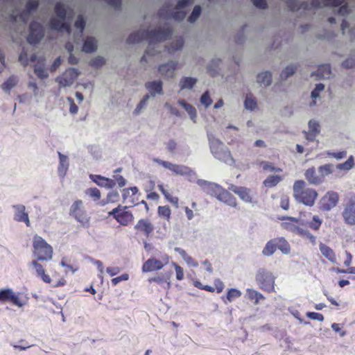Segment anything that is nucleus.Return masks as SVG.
<instances>
[{
    "label": "nucleus",
    "instance_id": "obj_12",
    "mask_svg": "<svg viewBox=\"0 0 355 355\" xmlns=\"http://www.w3.org/2000/svg\"><path fill=\"white\" fill-rule=\"evenodd\" d=\"M338 201V193L334 191H329L320 198L319 209L323 211H329L336 207Z\"/></svg>",
    "mask_w": 355,
    "mask_h": 355
},
{
    "label": "nucleus",
    "instance_id": "obj_24",
    "mask_svg": "<svg viewBox=\"0 0 355 355\" xmlns=\"http://www.w3.org/2000/svg\"><path fill=\"white\" fill-rule=\"evenodd\" d=\"M346 0H311V6L313 8L322 7H338L345 3Z\"/></svg>",
    "mask_w": 355,
    "mask_h": 355
},
{
    "label": "nucleus",
    "instance_id": "obj_25",
    "mask_svg": "<svg viewBox=\"0 0 355 355\" xmlns=\"http://www.w3.org/2000/svg\"><path fill=\"white\" fill-rule=\"evenodd\" d=\"M320 125L315 120L309 122V130L305 132L306 137L309 141H313L315 137L320 133Z\"/></svg>",
    "mask_w": 355,
    "mask_h": 355
},
{
    "label": "nucleus",
    "instance_id": "obj_2",
    "mask_svg": "<svg viewBox=\"0 0 355 355\" xmlns=\"http://www.w3.org/2000/svg\"><path fill=\"white\" fill-rule=\"evenodd\" d=\"M279 219L283 221L281 223L282 229L292 232L304 239L308 240L312 245H315L316 236L312 234L311 232L306 228L303 221L290 216H282L279 217Z\"/></svg>",
    "mask_w": 355,
    "mask_h": 355
},
{
    "label": "nucleus",
    "instance_id": "obj_15",
    "mask_svg": "<svg viewBox=\"0 0 355 355\" xmlns=\"http://www.w3.org/2000/svg\"><path fill=\"white\" fill-rule=\"evenodd\" d=\"M79 72L74 68L67 69L62 76L56 78L60 87H67L71 85L74 80L78 78Z\"/></svg>",
    "mask_w": 355,
    "mask_h": 355
},
{
    "label": "nucleus",
    "instance_id": "obj_39",
    "mask_svg": "<svg viewBox=\"0 0 355 355\" xmlns=\"http://www.w3.org/2000/svg\"><path fill=\"white\" fill-rule=\"evenodd\" d=\"M197 79L191 77H182L180 80V89H192L196 85Z\"/></svg>",
    "mask_w": 355,
    "mask_h": 355
},
{
    "label": "nucleus",
    "instance_id": "obj_64",
    "mask_svg": "<svg viewBox=\"0 0 355 355\" xmlns=\"http://www.w3.org/2000/svg\"><path fill=\"white\" fill-rule=\"evenodd\" d=\"M306 315L311 320H315L320 322H322L324 319L322 313L316 312H307Z\"/></svg>",
    "mask_w": 355,
    "mask_h": 355
},
{
    "label": "nucleus",
    "instance_id": "obj_22",
    "mask_svg": "<svg viewBox=\"0 0 355 355\" xmlns=\"http://www.w3.org/2000/svg\"><path fill=\"white\" fill-rule=\"evenodd\" d=\"M49 26L51 29L55 30L57 31H65L69 35L71 33V29L70 25L64 22V20L61 19H57L55 17H52L49 21Z\"/></svg>",
    "mask_w": 355,
    "mask_h": 355
},
{
    "label": "nucleus",
    "instance_id": "obj_41",
    "mask_svg": "<svg viewBox=\"0 0 355 355\" xmlns=\"http://www.w3.org/2000/svg\"><path fill=\"white\" fill-rule=\"evenodd\" d=\"M277 245L275 239L268 241L262 250V253L265 256H270L277 250Z\"/></svg>",
    "mask_w": 355,
    "mask_h": 355
},
{
    "label": "nucleus",
    "instance_id": "obj_34",
    "mask_svg": "<svg viewBox=\"0 0 355 355\" xmlns=\"http://www.w3.org/2000/svg\"><path fill=\"white\" fill-rule=\"evenodd\" d=\"M322 224V219L318 215L313 216L311 220L305 224L306 228L309 227L314 232H318Z\"/></svg>",
    "mask_w": 355,
    "mask_h": 355
},
{
    "label": "nucleus",
    "instance_id": "obj_33",
    "mask_svg": "<svg viewBox=\"0 0 355 355\" xmlns=\"http://www.w3.org/2000/svg\"><path fill=\"white\" fill-rule=\"evenodd\" d=\"M97 49V41L94 37H88L85 39L83 46V51L86 53H92Z\"/></svg>",
    "mask_w": 355,
    "mask_h": 355
},
{
    "label": "nucleus",
    "instance_id": "obj_48",
    "mask_svg": "<svg viewBox=\"0 0 355 355\" xmlns=\"http://www.w3.org/2000/svg\"><path fill=\"white\" fill-rule=\"evenodd\" d=\"M55 12L56 15L61 19L64 20L67 17V10L63 3L58 2L55 6Z\"/></svg>",
    "mask_w": 355,
    "mask_h": 355
},
{
    "label": "nucleus",
    "instance_id": "obj_62",
    "mask_svg": "<svg viewBox=\"0 0 355 355\" xmlns=\"http://www.w3.org/2000/svg\"><path fill=\"white\" fill-rule=\"evenodd\" d=\"M119 199V194L116 191H112L107 195V202H116Z\"/></svg>",
    "mask_w": 355,
    "mask_h": 355
},
{
    "label": "nucleus",
    "instance_id": "obj_17",
    "mask_svg": "<svg viewBox=\"0 0 355 355\" xmlns=\"http://www.w3.org/2000/svg\"><path fill=\"white\" fill-rule=\"evenodd\" d=\"M154 225L148 218L139 219L135 225V230L137 234H141L148 237L154 231Z\"/></svg>",
    "mask_w": 355,
    "mask_h": 355
},
{
    "label": "nucleus",
    "instance_id": "obj_57",
    "mask_svg": "<svg viewBox=\"0 0 355 355\" xmlns=\"http://www.w3.org/2000/svg\"><path fill=\"white\" fill-rule=\"evenodd\" d=\"M150 98L149 94H146L143 98L141 100V101L139 103V104L137 105L135 110H134V114H138L140 111L144 108V107L146 105L147 101H148Z\"/></svg>",
    "mask_w": 355,
    "mask_h": 355
},
{
    "label": "nucleus",
    "instance_id": "obj_35",
    "mask_svg": "<svg viewBox=\"0 0 355 355\" xmlns=\"http://www.w3.org/2000/svg\"><path fill=\"white\" fill-rule=\"evenodd\" d=\"M275 239L277 248L284 254H288L291 251L289 243L284 237H277Z\"/></svg>",
    "mask_w": 355,
    "mask_h": 355
},
{
    "label": "nucleus",
    "instance_id": "obj_43",
    "mask_svg": "<svg viewBox=\"0 0 355 355\" xmlns=\"http://www.w3.org/2000/svg\"><path fill=\"white\" fill-rule=\"evenodd\" d=\"M60 164L58 166V171L60 173L64 175L69 167L68 158L66 155L58 152Z\"/></svg>",
    "mask_w": 355,
    "mask_h": 355
},
{
    "label": "nucleus",
    "instance_id": "obj_38",
    "mask_svg": "<svg viewBox=\"0 0 355 355\" xmlns=\"http://www.w3.org/2000/svg\"><path fill=\"white\" fill-rule=\"evenodd\" d=\"M178 104L182 106L189 114L191 119L195 121V119L197 116L196 110L192 106L191 104L186 102L184 99H180L178 101Z\"/></svg>",
    "mask_w": 355,
    "mask_h": 355
},
{
    "label": "nucleus",
    "instance_id": "obj_14",
    "mask_svg": "<svg viewBox=\"0 0 355 355\" xmlns=\"http://www.w3.org/2000/svg\"><path fill=\"white\" fill-rule=\"evenodd\" d=\"M153 162L172 171L176 175H190L191 170L189 167L184 165L175 164L168 161H164L159 158H154Z\"/></svg>",
    "mask_w": 355,
    "mask_h": 355
},
{
    "label": "nucleus",
    "instance_id": "obj_23",
    "mask_svg": "<svg viewBox=\"0 0 355 355\" xmlns=\"http://www.w3.org/2000/svg\"><path fill=\"white\" fill-rule=\"evenodd\" d=\"M89 178L97 185L107 189H112L115 186L114 180L105 178L100 175H89Z\"/></svg>",
    "mask_w": 355,
    "mask_h": 355
},
{
    "label": "nucleus",
    "instance_id": "obj_16",
    "mask_svg": "<svg viewBox=\"0 0 355 355\" xmlns=\"http://www.w3.org/2000/svg\"><path fill=\"white\" fill-rule=\"evenodd\" d=\"M9 302L17 306H22L19 296L10 288H3L0 290V303Z\"/></svg>",
    "mask_w": 355,
    "mask_h": 355
},
{
    "label": "nucleus",
    "instance_id": "obj_44",
    "mask_svg": "<svg viewBox=\"0 0 355 355\" xmlns=\"http://www.w3.org/2000/svg\"><path fill=\"white\" fill-rule=\"evenodd\" d=\"M158 189L168 202H170L173 205L178 207L179 201L178 197L171 196V193L164 189L162 184H159Z\"/></svg>",
    "mask_w": 355,
    "mask_h": 355
},
{
    "label": "nucleus",
    "instance_id": "obj_47",
    "mask_svg": "<svg viewBox=\"0 0 355 355\" xmlns=\"http://www.w3.org/2000/svg\"><path fill=\"white\" fill-rule=\"evenodd\" d=\"M86 196H89L94 201H98L101 198L100 190L96 187L88 188L85 191Z\"/></svg>",
    "mask_w": 355,
    "mask_h": 355
},
{
    "label": "nucleus",
    "instance_id": "obj_7",
    "mask_svg": "<svg viewBox=\"0 0 355 355\" xmlns=\"http://www.w3.org/2000/svg\"><path fill=\"white\" fill-rule=\"evenodd\" d=\"M69 214L83 227H89L91 217L87 213L82 200H76L69 208Z\"/></svg>",
    "mask_w": 355,
    "mask_h": 355
},
{
    "label": "nucleus",
    "instance_id": "obj_45",
    "mask_svg": "<svg viewBox=\"0 0 355 355\" xmlns=\"http://www.w3.org/2000/svg\"><path fill=\"white\" fill-rule=\"evenodd\" d=\"M18 83V79L15 76H10L2 85L1 88L3 91L9 92Z\"/></svg>",
    "mask_w": 355,
    "mask_h": 355
},
{
    "label": "nucleus",
    "instance_id": "obj_8",
    "mask_svg": "<svg viewBox=\"0 0 355 355\" xmlns=\"http://www.w3.org/2000/svg\"><path fill=\"white\" fill-rule=\"evenodd\" d=\"M255 280L259 288L263 291L269 293L275 292V277L270 271L259 268L256 273Z\"/></svg>",
    "mask_w": 355,
    "mask_h": 355
},
{
    "label": "nucleus",
    "instance_id": "obj_32",
    "mask_svg": "<svg viewBox=\"0 0 355 355\" xmlns=\"http://www.w3.org/2000/svg\"><path fill=\"white\" fill-rule=\"evenodd\" d=\"M319 248L322 254L325 258L332 263H335L336 261V254L330 247L324 243H320Z\"/></svg>",
    "mask_w": 355,
    "mask_h": 355
},
{
    "label": "nucleus",
    "instance_id": "obj_10",
    "mask_svg": "<svg viewBox=\"0 0 355 355\" xmlns=\"http://www.w3.org/2000/svg\"><path fill=\"white\" fill-rule=\"evenodd\" d=\"M128 207L119 205L108 213L109 216H112L122 226H128L134 220L132 213L128 210Z\"/></svg>",
    "mask_w": 355,
    "mask_h": 355
},
{
    "label": "nucleus",
    "instance_id": "obj_51",
    "mask_svg": "<svg viewBox=\"0 0 355 355\" xmlns=\"http://www.w3.org/2000/svg\"><path fill=\"white\" fill-rule=\"evenodd\" d=\"M44 64L42 63V65L40 64H36L34 67V72L36 74V76L41 78L44 79L48 77L49 74L47 71L45 70L44 67Z\"/></svg>",
    "mask_w": 355,
    "mask_h": 355
},
{
    "label": "nucleus",
    "instance_id": "obj_18",
    "mask_svg": "<svg viewBox=\"0 0 355 355\" xmlns=\"http://www.w3.org/2000/svg\"><path fill=\"white\" fill-rule=\"evenodd\" d=\"M198 184L202 188L203 191L207 194L216 197L217 199H218L223 187L217 184L209 182L203 180H198Z\"/></svg>",
    "mask_w": 355,
    "mask_h": 355
},
{
    "label": "nucleus",
    "instance_id": "obj_21",
    "mask_svg": "<svg viewBox=\"0 0 355 355\" xmlns=\"http://www.w3.org/2000/svg\"><path fill=\"white\" fill-rule=\"evenodd\" d=\"M15 209L14 219L17 222L25 223L27 227L31 226V223L28 218V214L26 211V207L23 205H15L13 207Z\"/></svg>",
    "mask_w": 355,
    "mask_h": 355
},
{
    "label": "nucleus",
    "instance_id": "obj_53",
    "mask_svg": "<svg viewBox=\"0 0 355 355\" xmlns=\"http://www.w3.org/2000/svg\"><path fill=\"white\" fill-rule=\"evenodd\" d=\"M297 70V66L295 65H290L286 67L284 70H283L280 74V76L282 79H287L289 76H292Z\"/></svg>",
    "mask_w": 355,
    "mask_h": 355
},
{
    "label": "nucleus",
    "instance_id": "obj_1",
    "mask_svg": "<svg viewBox=\"0 0 355 355\" xmlns=\"http://www.w3.org/2000/svg\"><path fill=\"white\" fill-rule=\"evenodd\" d=\"M173 33L172 28L169 26L159 27L155 30H140L131 33L127 38V43L135 44L146 40L149 42L148 49L141 58V62H146V56L155 55L154 45L155 43L166 40Z\"/></svg>",
    "mask_w": 355,
    "mask_h": 355
},
{
    "label": "nucleus",
    "instance_id": "obj_56",
    "mask_svg": "<svg viewBox=\"0 0 355 355\" xmlns=\"http://www.w3.org/2000/svg\"><path fill=\"white\" fill-rule=\"evenodd\" d=\"M342 66L346 69L355 67V54L349 56L342 63Z\"/></svg>",
    "mask_w": 355,
    "mask_h": 355
},
{
    "label": "nucleus",
    "instance_id": "obj_20",
    "mask_svg": "<svg viewBox=\"0 0 355 355\" xmlns=\"http://www.w3.org/2000/svg\"><path fill=\"white\" fill-rule=\"evenodd\" d=\"M177 67L178 62L171 61L166 64L159 65L158 67V71L163 77L173 78L175 75Z\"/></svg>",
    "mask_w": 355,
    "mask_h": 355
},
{
    "label": "nucleus",
    "instance_id": "obj_40",
    "mask_svg": "<svg viewBox=\"0 0 355 355\" xmlns=\"http://www.w3.org/2000/svg\"><path fill=\"white\" fill-rule=\"evenodd\" d=\"M257 80L261 85H270L272 82V74L270 71H264L260 73L257 76Z\"/></svg>",
    "mask_w": 355,
    "mask_h": 355
},
{
    "label": "nucleus",
    "instance_id": "obj_63",
    "mask_svg": "<svg viewBox=\"0 0 355 355\" xmlns=\"http://www.w3.org/2000/svg\"><path fill=\"white\" fill-rule=\"evenodd\" d=\"M290 206L289 198L286 195H282L280 198V207L284 209L288 210Z\"/></svg>",
    "mask_w": 355,
    "mask_h": 355
},
{
    "label": "nucleus",
    "instance_id": "obj_5",
    "mask_svg": "<svg viewBox=\"0 0 355 355\" xmlns=\"http://www.w3.org/2000/svg\"><path fill=\"white\" fill-rule=\"evenodd\" d=\"M211 153L214 156L225 163L233 162L230 151L223 145V142L216 139L211 133L207 134Z\"/></svg>",
    "mask_w": 355,
    "mask_h": 355
},
{
    "label": "nucleus",
    "instance_id": "obj_3",
    "mask_svg": "<svg viewBox=\"0 0 355 355\" xmlns=\"http://www.w3.org/2000/svg\"><path fill=\"white\" fill-rule=\"evenodd\" d=\"M293 193L295 200L306 206H313L318 197L317 191L306 187L304 180H297L293 184Z\"/></svg>",
    "mask_w": 355,
    "mask_h": 355
},
{
    "label": "nucleus",
    "instance_id": "obj_31",
    "mask_svg": "<svg viewBox=\"0 0 355 355\" xmlns=\"http://www.w3.org/2000/svg\"><path fill=\"white\" fill-rule=\"evenodd\" d=\"M246 296L248 300L252 301L256 305L258 304L261 300H264L266 299L262 293L253 288L246 289Z\"/></svg>",
    "mask_w": 355,
    "mask_h": 355
},
{
    "label": "nucleus",
    "instance_id": "obj_28",
    "mask_svg": "<svg viewBox=\"0 0 355 355\" xmlns=\"http://www.w3.org/2000/svg\"><path fill=\"white\" fill-rule=\"evenodd\" d=\"M145 87L153 96H155L156 94H163L162 83L160 80L147 82Z\"/></svg>",
    "mask_w": 355,
    "mask_h": 355
},
{
    "label": "nucleus",
    "instance_id": "obj_50",
    "mask_svg": "<svg viewBox=\"0 0 355 355\" xmlns=\"http://www.w3.org/2000/svg\"><path fill=\"white\" fill-rule=\"evenodd\" d=\"M157 213L159 216H162L166 219L167 220H169L171 218V210L170 207L167 205L159 206L158 207Z\"/></svg>",
    "mask_w": 355,
    "mask_h": 355
},
{
    "label": "nucleus",
    "instance_id": "obj_30",
    "mask_svg": "<svg viewBox=\"0 0 355 355\" xmlns=\"http://www.w3.org/2000/svg\"><path fill=\"white\" fill-rule=\"evenodd\" d=\"M218 200L224 202L225 203L232 207L236 206V199L235 198V197L231 193L224 189L223 188L221 190V193Z\"/></svg>",
    "mask_w": 355,
    "mask_h": 355
},
{
    "label": "nucleus",
    "instance_id": "obj_37",
    "mask_svg": "<svg viewBox=\"0 0 355 355\" xmlns=\"http://www.w3.org/2000/svg\"><path fill=\"white\" fill-rule=\"evenodd\" d=\"M288 8L292 11H297L302 8L304 10L309 9V4L306 2L300 3L297 0H288L286 1Z\"/></svg>",
    "mask_w": 355,
    "mask_h": 355
},
{
    "label": "nucleus",
    "instance_id": "obj_54",
    "mask_svg": "<svg viewBox=\"0 0 355 355\" xmlns=\"http://www.w3.org/2000/svg\"><path fill=\"white\" fill-rule=\"evenodd\" d=\"M200 13H201V8H200V6H196L193 8L191 14L189 17L188 21L189 22H191V23H193L194 21H196L198 19V18L200 17Z\"/></svg>",
    "mask_w": 355,
    "mask_h": 355
},
{
    "label": "nucleus",
    "instance_id": "obj_52",
    "mask_svg": "<svg viewBox=\"0 0 355 355\" xmlns=\"http://www.w3.org/2000/svg\"><path fill=\"white\" fill-rule=\"evenodd\" d=\"M241 296V292L236 288H230L227 292L226 298L228 302H231L234 300Z\"/></svg>",
    "mask_w": 355,
    "mask_h": 355
},
{
    "label": "nucleus",
    "instance_id": "obj_58",
    "mask_svg": "<svg viewBox=\"0 0 355 355\" xmlns=\"http://www.w3.org/2000/svg\"><path fill=\"white\" fill-rule=\"evenodd\" d=\"M105 63V59L103 57L98 56L90 61V65L95 68L102 67Z\"/></svg>",
    "mask_w": 355,
    "mask_h": 355
},
{
    "label": "nucleus",
    "instance_id": "obj_9",
    "mask_svg": "<svg viewBox=\"0 0 355 355\" xmlns=\"http://www.w3.org/2000/svg\"><path fill=\"white\" fill-rule=\"evenodd\" d=\"M341 216L344 223L350 226L355 225V193H349L344 199Z\"/></svg>",
    "mask_w": 355,
    "mask_h": 355
},
{
    "label": "nucleus",
    "instance_id": "obj_6",
    "mask_svg": "<svg viewBox=\"0 0 355 355\" xmlns=\"http://www.w3.org/2000/svg\"><path fill=\"white\" fill-rule=\"evenodd\" d=\"M33 254L37 261H49L53 257V248L41 236L35 235L33 241Z\"/></svg>",
    "mask_w": 355,
    "mask_h": 355
},
{
    "label": "nucleus",
    "instance_id": "obj_27",
    "mask_svg": "<svg viewBox=\"0 0 355 355\" xmlns=\"http://www.w3.org/2000/svg\"><path fill=\"white\" fill-rule=\"evenodd\" d=\"M31 264L35 268L37 276L40 277L44 282L51 284V279L50 276L46 274L44 267L38 263L37 260L33 261Z\"/></svg>",
    "mask_w": 355,
    "mask_h": 355
},
{
    "label": "nucleus",
    "instance_id": "obj_11",
    "mask_svg": "<svg viewBox=\"0 0 355 355\" xmlns=\"http://www.w3.org/2000/svg\"><path fill=\"white\" fill-rule=\"evenodd\" d=\"M169 262V257L166 254H162L159 259L155 258H150L146 261L142 266V271L148 272L155 270H161L164 266Z\"/></svg>",
    "mask_w": 355,
    "mask_h": 355
},
{
    "label": "nucleus",
    "instance_id": "obj_60",
    "mask_svg": "<svg viewBox=\"0 0 355 355\" xmlns=\"http://www.w3.org/2000/svg\"><path fill=\"white\" fill-rule=\"evenodd\" d=\"M200 102L206 107H209L212 103V100L209 96L208 91H206L200 98Z\"/></svg>",
    "mask_w": 355,
    "mask_h": 355
},
{
    "label": "nucleus",
    "instance_id": "obj_4",
    "mask_svg": "<svg viewBox=\"0 0 355 355\" xmlns=\"http://www.w3.org/2000/svg\"><path fill=\"white\" fill-rule=\"evenodd\" d=\"M333 165L326 164L318 167H311L306 170L304 176L306 180L311 184L318 185L322 183L325 178L333 173Z\"/></svg>",
    "mask_w": 355,
    "mask_h": 355
},
{
    "label": "nucleus",
    "instance_id": "obj_42",
    "mask_svg": "<svg viewBox=\"0 0 355 355\" xmlns=\"http://www.w3.org/2000/svg\"><path fill=\"white\" fill-rule=\"evenodd\" d=\"M354 165V157L350 155L345 162L337 164L336 168L340 171H347L352 169Z\"/></svg>",
    "mask_w": 355,
    "mask_h": 355
},
{
    "label": "nucleus",
    "instance_id": "obj_29",
    "mask_svg": "<svg viewBox=\"0 0 355 355\" xmlns=\"http://www.w3.org/2000/svg\"><path fill=\"white\" fill-rule=\"evenodd\" d=\"M230 189L236 194H237L241 200L246 202H250L252 200L250 189L242 187H236L232 186Z\"/></svg>",
    "mask_w": 355,
    "mask_h": 355
},
{
    "label": "nucleus",
    "instance_id": "obj_19",
    "mask_svg": "<svg viewBox=\"0 0 355 355\" xmlns=\"http://www.w3.org/2000/svg\"><path fill=\"white\" fill-rule=\"evenodd\" d=\"M158 15L161 18L168 19L172 17L175 20L181 21L185 18L186 12L184 11L179 10L172 11L169 10V7L168 6L164 5L158 11Z\"/></svg>",
    "mask_w": 355,
    "mask_h": 355
},
{
    "label": "nucleus",
    "instance_id": "obj_36",
    "mask_svg": "<svg viewBox=\"0 0 355 355\" xmlns=\"http://www.w3.org/2000/svg\"><path fill=\"white\" fill-rule=\"evenodd\" d=\"M175 252H178L180 255L183 258V259L186 261V263L192 267L196 268L198 266V263L196 260H194L191 256H189L187 252L180 248H175Z\"/></svg>",
    "mask_w": 355,
    "mask_h": 355
},
{
    "label": "nucleus",
    "instance_id": "obj_26",
    "mask_svg": "<svg viewBox=\"0 0 355 355\" xmlns=\"http://www.w3.org/2000/svg\"><path fill=\"white\" fill-rule=\"evenodd\" d=\"M331 73V67L328 64H323L318 67L317 72H313L311 76H316L317 80L329 78Z\"/></svg>",
    "mask_w": 355,
    "mask_h": 355
},
{
    "label": "nucleus",
    "instance_id": "obj_55",
    "mask_svg": "<svg viewBox=\"0 0 355 355\" xmlns=\"http://www.w3.org/2000/svg\"><path fill=\"white\" fill-rule=\"evenodd\" d=\"M327 155L329 157H333V158H335V159H336L338 160H340V159H342L346 157V156H347V151L346 150H342V151H339V152H337V153H334V152L328 151V152H327Z\"/></svg>",
    "mask_w": 355,
    "mask_h": 355
},
{
    "label": "nucleus",
    "instance_id": "obj_46",
    "mask_svg": "<svg viewBox=\"0 0 355 355\" xmlns=\"http://www.w3.org/2000/svg\"><path fill=\"white\" fill-rule=\"evenodd\" d=\"M282 180V177L280 175H270L264 181L263 184L266 187H275Z\"/></svg>",
    "mask_w": 355,
    "mask_h": 355
},
{
    "label": "nucleus",
    "instance_id": "obj_13",
    "mask_svg": "<svg viewBox=\"0 0 355 355\" xmlns=\"http://www.w3.org/2000/svg\"><path fill=\"white\" fill-rule=\"evenodd\" d=\"M29 34L27 36V42L31 44H38L44 35L43 26L37 21H32L29 26Z\"/></svg>",
    "mask_w": 355,
    "mask_h": 355
},
{
    "label": "nucleus",
    "instance_id": "obj_61",
    "mask_svg": "<svg viewBox=\"0 0 355 355\" xmlns=\"http://www.w3.org/2000/svg\"><path fill=\"white\" fill-rule=\"evenodd\" d=\"M39 6V3L37 0H28L26 4V10L28 13L33 10H36Z\"/></svg>",
    "mask_w": 355,
    "mask_h": 355
},
{
    "label": "nucleus",
    "instance_id": "obj_49",
    "mask_svg": "<svg viewBox=\"0 0 355 355\" xmlns=\"http://www.w3.org/2000/svg\"><path fill=\"white\" fill-rule=\"evenodd\" d=\"M245 107L250 110H254L257 106V101L252 94L247 95L244 101Z\"/></svg>",
    "mask_w": 355,
    "mask_h": 355
},
{
    "label": "nucleus",
    "instance_id": "obj_59",
    "mask_svg": "<svg viewBox=\"0 0 355 355\" xmlns=\"http://www.w3.org/2000/svg\"><path fill=\"white\" fill-rule=\"evenodd\" d=\"M260 166L262 167L264 171H282V169L279 168H275L271 163L268 162H261L260 163Z\"/></svg>",
    "mask_w": 355,
    "mask_h": 355
}]
</instances>
